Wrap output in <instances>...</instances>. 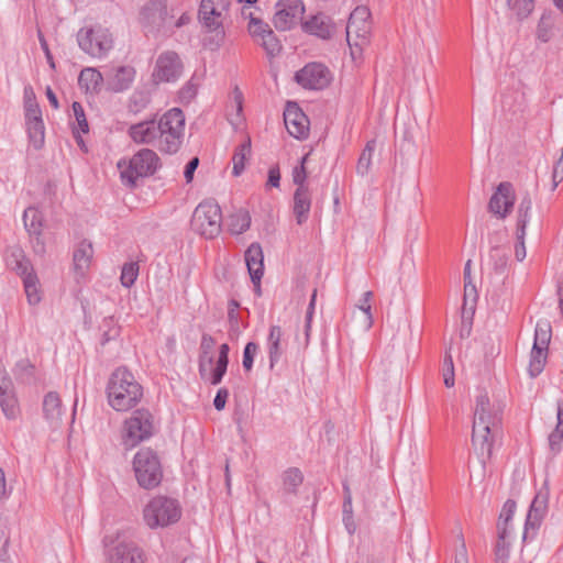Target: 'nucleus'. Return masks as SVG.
Returning a JSON list of instances; mask_svg holds the SVG:
<instances>
[{"label": "nucleus", "mask_w": 563, "mask_h": 563, "mask_svg": "<svg viewBox=\"0 0 563 563\" xmlns=\"http://www.w3.org/2000/svg\"><path fill=\"white\" fill-rule=\"evenodd\" d=\"M107 395L109 405L117 411H128L143 397V387L125 367L117 368L110 376Z\"/></svg>", "instance_id": "f257e3e1"}, {"label": "nucleus", "mask_w": 563, "mask_h": 563, "mask_svg": "<svg viewBox=\"0 0 563 563\" xmlns=\"http://www.w3.org/2000/svg\"><path fill=\"white\" fill-rule=\"evenodd\" d=\"M157 147L161 152L175 154L179 151L185 135V114L179 108L166 111L156 121Z\"/></svg>", "instance_id": "f03ea898"}, {"label": "nucleus", "mask_w": 563, "mask_h": 563, "mask_svg": "<svg viewBox=\"0 0 563 563\" xmlns=\"http://www.w3.org/2000/svg\"><path fill=\"white\" fill-rule=\"evenodd\" d=\"M159 167L161 159L158 155L150 148H142L128 162L121 159L118 163L121 180L129 188H135L139 178L154 175Z\"/></svg>", "instance_id": "7ed1b4c3"}, {"label": "nucleus", "mask_w": 563, "mask_h": 563, "mask_svg": "<svg viewBox=\"0 0 563 563\" xmlns=\"http://www.w3.org/2000/svg\"><path fill=\"white\" fill-rule=\"evenodd\" d=\"M133 470L137 484L144 489L157 487L163 479V467L157 453L143 448L134 455Z\"/></svg>", "instance_id": "20e7f679"}, {"label": "nucleus", "mask_w": 563, "mask_h": 563, "mask_svg": "<svg viewBox=\"0 0 563 563\" xmlns=\"http://www.w3.org/2000/svg\"><path fill=\"white\" fill-rule=\"evenodd\" d=\"M181 516V508L177 499L156 496L152 498L143 510L146 525L151 528L167 527L177 522Z\"/></svg>", "instance_id": "39448f33"}, {"label": "nucleus", "mask_w": 563, "mask_h": 563, "mask_svg": "<svg viewBox=\"0 0 563 563\" xmlns=\"http://www.w3.org/2000/svg\"><path fill=\"white\" fill-rule=\"evenodd\" d=\"M77 42L86 54L95 58L107 56L113 47L111 32L101 25L81 27L77 33Z\"/></svg>", "instance_id": "423d86ee"}, {"label": "nucleus", "mask_w": 563, "mask_h": 563, "mask_svg": "<svg viewBox=\"0 0 563 563\" xmlns=\"http://www.w3.org/2000/svg\"><path fill=\"white\" fill-rule=\"evenodd\" d=\"M221 208L212 200L200 202L191 218L192 229L207 239H213L221 232Z\"/></svg>", "instance_id": "0eeeda50"}, {"label": "nucleus", "mask_w": 563, "mask_h": 563, "mask_svg": "<svg viewBox=\"0 0 563 563\" xmlns=\"http://www.w3.org/2000/svg\"><path fill=\"white\" fill-rule=\"evenodd\" d=\"M173 15L168 14L167 0H148L140 11V23L146 33L162 32Z\"/></svg>", "instance_id": "6e6552de"}, {"label": "nucleus", "mask_w": 563, "mask_h": 563, "mask_svg": "<svg viewBox=\"0 0 563 563\" xmlns=\"http://www.w3.org/2000/svg\"><path fill=\"white\" fill-rule=\"evenodd\" d=\"M126 443L132 446L152 437L154 418L147 409H137L125 421Z\"/></svg>", "instance_id": "1a4fd4ad"}, {"label": "nucleus", "mask_w": 563, "mask_h": 563, "mask_svg": "<svg viewBox=\"0 0 563 563\" xmlns=\"http://www.w3.org/2000/svg\"><path fill=\"white\" fill-rule=\"evenodd\" d=\"M295 80L305 89L322 90L330 85L332 75L323 64L309 63L295 74Z\"/></svg>", "instance_id": "9d476101"}, {"label": "nucleus", "mask_w": 563, "mask_h": 563, "mask_svg": "<svg viewBox=\"0 0 563 563\" xmlns=\"http://www.w3.org/2000/svg\"><path fill=\"white\" fill-rule=\"evenodd\" d=\"M305 5L301 0H279L273 18L274 26L279 31H287L302 20Z\"/></svg>", "instance_id": "9b49d317"}, {"label": "nucleus", "mask_w": 563, "mask_h": 563, "mask_svg": "<svg viewBox=\"0 0 563 563\" xmlns=\"http://www.w3.org/2000/svg\"><path fill=\"white\" fill-rule=\"evenodd\" d=\"M183 73V63L176 52L167 51L162 53L157 59L153 78L156 82L176 81Z\"/></svg>", "instance_id": "f8f14e48"}, {"label": "nucleus", "mask_w": 563, "mask_h": 563, "mask_svg": "<svg viewBox=\"0 0 563 563\" xmlns=\"http://www.w3.org/2000/svg\"><path fill=\"white\" fill-rule=\"evenodd\" d=\"M477 422H482L483 427L487 426L488 429L497 431L501 422V408L499 405L492 404L486 393H482L476 397L473 423Z\"/></svg>", "instance_id": "ddd939ff"}, {"label": "nucleus", "mask_w": 563, "mask_h": 563, "mask_svg": "<svg viewBox=\"0 0 563 563\" xmlns=\"http://www.w3.org/2000/svg\"><path fill=\"white\" fill-rule=\"evenodd\" d=\"M497 430L488 429L487 426L483 427L482 422L473 423L472 428V444L476 455L483 464L492 457L493 443Z\"/></svg>", "instance_id": "4468645a"}, {"label": "nucleus", "mask_w": 563, "mask_h": 563, "mask_svg": "<svg viewBox=\"0 0 563 563\" xmlns=\"http://www.w3.org/2000/svg\"><path fill=\"white\" fill-rule=\"evenodd\" d=\"M284 122L288 133L296 139H305L309 132L308 117L296 102L288 101L284 111Z\"/></svg>", "instance_id": "2eb2a0df"}, {"label": "nucleus", "mask_w": 563, "mask_h": 563, "mask_svg": "<svg viewBox=\"0 0 563 563\" xmlns=\"http://www.w3.org/2000/svg\"><path fill=\"white\" fill-rule=\"evenodd\" d=\"M229 7L228 0H202L199 8V19L208 31L222 29V13Z\"/></svg>", "instance_id": "dca6fc26"}, {"label": "nucleus", "mask_w": 563, "mask_h": 563, "mask_svg": "<svg viewBox=\"0 0 563 563\" xmlns=\"http://www.w3.org/2000/svg\"><path fill=\"white\" fill-rule=\"evenodd\" d=\"M515 203V194L512 185L508 181L500 183L496 191L490 197L488 209L499 218H506Z\"/></svg>", "instance_id": "f3484780"}, {"label": "nucleus", "mask_w": 563, "mask_h": 563, "mask_svg": "<svg viewBox=\"0 0 563 563\" xmlns=\"http://www.w3.org/2000/svg\"><path fill=\"white\" fill-rule=\"evenodd\" d=\"M0 407L9 420H15L20 416V406L15 395L13 382L4 374L0 378Z\"/></svg>", "instance_id": "a211bd4d"}, {"label": "nucleus", "mask_w": 563, "mask_h": 563, "mask_svg": "<svg viewBox=\"0 0 563 563\" xmlns=\"http://www.w3.org/2000/svg\"><path fill=\"white\" fill-rule=\"evenodd\" d=\"M43 221L44 217L37 208L29 207L23 213L24 227L33 239L34 251L38 254L45 252V243L42 240Z\"/></svg>", "instance_id": "6ab92c4d"}, {"label": "nucleus", "mask_w": 563, "mask_h": 563, "mask_svg": "<svg viewBox=\"0 0 563 563\" xmlns=\"http://www.w3.org/2000/svg\"><path fill=\"white\" fill-rule=\"evenodd\" d=\"M549 492L548 488L540 489L534 496L530 509L527 515L523 540L527 539L530 529L536 530L539 528L548 509Z\"/></svg>", "instance_id": "aec40b11"}, {"label": "nucleus", "mask_w": 563, "mask_h": 563, "mask_svg": "<svg viewBox=\"0 0 563 563\" xmlns=\"http://www.w3.org/2000/svg\"><path fill=\"white\" fill-rule=\"evenodd\" d=\"M108 563H145L144 553L133 542H120L110 550Z\"/></svg>", "instance_id": "412c9836"}, {"label": "nucleus", "mask_w": 563, "mask_h": 563, "mask_svg": "<svg viewBox=\"0 0 563 563\" xmlns=\"http://www.w3.org/2000/svg\"><path fill=\"white\" fill-rule=\"evenodd\" d=\"M245 263L251 280L257 290H261V279L264 275V255L260 243H252L245 251Z\"/></svg>", "instance_id": "4be33fe9"}, {"label": "nucleus", "mask_w": 563, "mask_h": 563, "mask_svg": "<svg viewBox=\"0 0 563 563\" xmlns=\"http://www.w3.org/2000/svg\"><path fill=\"white\" fill-rule=\"evenodd\" d=\"M216 340L208 333H203L199 346L198 369L201 379L208 382L214 362L213 350Z\"/></svg>", "instance_id": "5701e85b"}, {"label": "nucleus", "mask_w": 563, "mask_h": 563, "mask_svg": "<svg viewBox=\"0 0 563 563\" xmlns=\"http://www.w3.org/2000/svg\"><path fill=\"white\" fill-rule=\"evenodd\" d=\"M135 77L132 66H119L107 74L108 89L113 92H122L130 88Z\"/></svg>", "instance_id": "b1692460"}, {"label": "nucleus", "mask_w": 563, "mask_h": 563, "mask_svg": "<svg viewBox=\"0 0 563 563\" xmlns=\"http://www.w3.org/2000/svg\"><path fill=\"white\" fill-rule=\"evenodd\" d=\"M63 413V402L59 395L55 391L47 393L43 399V415L45 420L52 428H57L62 423Z\"/></svg>", "instance_id": "393cba45"}, {"label": "nucleus", "mask_w": 563, "mask_h": 563, "mask_svg": "<svg viewBox=\"0 0 563 563\" xmlns=\"http://www.w3.org/2000/svg\"><path fill=\"white\" fill-rule=\"evenodd\" d=\"M283 330L279 325H272L267 336L266 349L269 361V369L273 371L276 364L280 361L284 352L285 344L283 342Z\"/></svg>", "instance_id": "a878e982"}, {"label": "nucleus", "mask_w": 563, "mask_h": 563, "mask_svg": "<svg viewBox=\"0 0 563 563\" xmlns=\"http://www.w3.org/2000/svg\"><path fill=\"white\" fill-rule=\"evenodd\" d=\"M156 120H145L135 124H132L128 134L137 144H152L157 141Z\"/></svg>", "instance_id": "bb28decb"}, {"label": "nucleus", "mask_w": 563, "mask_h": 563, "mask_svg": "<svg viewBox=\"0 0 563 563\" xmlns=\"http://www.w3.org/2000/svg\"><path fill=\"white\" fill-rule=\"evenodd\" d=\"M311 194L308 186L297 188L294 194V213L298 224H302L310 211Z\"/></svg>", "instance_id": "cd10ccee"}, {"label": "nucleus", "mask_w": 563, "mask_h": 563, "mask_svg": "<svg viewBox=\"0 0 563 563\" xmlns=\"http://www.w3.org/2000/svg\"><path fill=\"white\" fill-rule=\"evenodd\" d=\"M92 245L87 241H82L79 243L77 249L74 252L73 261L74 268L79 276H84L85 272L89 268L91 260H92Z\"/></svg>", "instance_id": "c85d7f7f"}, {"label": "nucleus", "mask_w": 563, "mask_h": 563, "mask_svg": "<svg viewBox=\"0 0 563 563\" xmlns=\"http://www.w3.org/2000/svg\"><path fill=\"white\" fill-rule=\"evenodd\" d=\"M229 352L230 346L227 343L220 345L216 366L212 368L208 377V382L211 385H219L222 382L229 365Z\"/></svg>", "instance_id": "c756f323"}, {"label": "nucleus", "mask_w": 563, "mask_h": 563, "mask_svg": "<svg viewBox=\"0 0 563 563\" xmlns=\"http://www.w3.org/2000/svg\"><path fill=\"white\" fill-rule=\"evenodd\" d=\"M325 20L327 18L323 14L313 15L302 23V30L321 38H329L331 36V27Z\"/></svg>", "instance_id": "7c9ffc66"}, {"label": "nucleus", "mask_w": 563, "mask_h": 563, "mask_svg": "<svg viewBox=\"0 0 563 563\" xmlns=\"http://www.w3.org/2000/svg\"><path fill=\"white\" fill-rule=\"evenodd\" d=\"M78 82L80 87L88 91H99L103 82V76L95 68H85L79 74Z\"/></svg>", "instance_id": "2f4dec72"}, {"label": "nucleus", "mask_w": 563, "mask_h": 563, "mask_svg": "<svg viewBox=\"0 0 563 563\" xmlns=\"http://www.w3.org/2000/svg\"><path fill=\"white\" fill-rule=\"evenodd\" d=\"M250 225L251 216L245 209H239L229 217V230L232 234H242Z\"/></svg>", "instance_id": "473e14b6"}, {"label": "nucleus", "mask_w": 563, "mask_h": 563, "mask_svg": "<svg viewBox=\"0 0 563 563\" xmlns=\"http://www.w3.org/2000/svg\"><path fill=\"white\" fill-rule=\"evenodd\" d=\"M547 352L548 349L538 345L532 346L528 367L531 377H537L543 371L547 362Z\"/></svg>", "instance_id": "72a5a7b5"}, {"label": "nucleus", "mask_w": 563, "mask_h": 563, "mask_svg": "<svg viewBox=\"0 0 563 563\" xmlns=\"http://www.w3.org/2000/svg\"><path fill=\"white\" fill-rule=\"evenodd\" d=\"M251 154V140L247 139L244 143L239 145L233 154L232 163V174L234 176H240L245 167V161Z\"/></svg>", "instance_id": "f704fd0d"}, {"label": "nucleus", "mask_w": 563, "mask_h": 563, "mask_svg": "<svg viewBox=\"0 0 563 563\" xmlns=\"http://www.w3.org/2000/svg\"><path fill=\"white\" fill-rule=\"evenodd\" d=\"M376 150V141L371 140L366 143L365 147L363 148L357 164H356V173L360 176H366L368 172L371 170L372 166V158L373 154Z\"/></svg>", "instance_id": "c9c22d12"}, {"label": "nucleus", "mask_w": 563, "mask_h": 563, "mask_svg": "<svg viewBox=\"0 0 563 563\" xmlns=\"http://www.w3.org/2000/svg\"><path fill=\"white\" fill-rule=\"evenodd\" d=\"M10 265L12 269L22 277V279H25L27 275L35 274L30 260H27L20 250L11 254Z\"/></svg>", "instance_id": "e433bc0d"}, {"label": "nucleus", "mask_w": 563, "mask_h": 563, "mask_svg": "<svg viewBox=\"0 0 563 563\" xmlns=\"http://www.w3.org/2000/svg\"><path fill=\"white\" fill-rule=\"evenodd\" d=\"M29 140L35 150H41L45 143V125L43 120L25 123Z\"/></svg>", "instance_id": "4c0bfd02"}, {"label": "nucleus", "mask_w": 563, "mask_h": 563, "mask_svg": "<svg viewBox=\"0 0 563 563\" xmlns=\"http://www.w3.org/2000/svg\"><path fill=\"white\" fill-rule=\"evenodd\" d=\"M498 539L495 547L496 563H507L509 558V532L503 526H499Z\"/></svg>", "instance_id": "58836bf2"}, {"label": "nucleus", "mask_w": 563, "mask_h": 563, "mask_svg": "<svg viewBox=\"0 0 563 563\" xmlns=\"http://www.w3.org/2000/svg\"><path fill=\"white\" fill-rule=\"evenodd\" d=\"M242 15L245 18L249 16L250 22L247 29L253 37L262 38L264 34H267L269 31H272L271 26L266 22L260 18L254 16L251 11L246 12V9H243Z\"/></svg>", "instance_id": "ea45409f"}, {"label": "nucleus", "mask_w": 563, "mask_h": 563, "mask_svg": "<svg viewBox=\"0 0 563 563\" xmlns=\"http://www.w3.org/2000/svg\"><path fill=\"white\" fill-rule=\"evenodd\" d=\"M100 330L102 331L101 344L115 340L120 335L121 328L112 316L106 317L101 324Z\"/></svg>", "instance_id": "a19ab883"}, {"label": "nucleus", "mask_w": 563, "mask_h": 563, "mask_svg": "<svg viewBox=\"0 0 563 563\" xmlns=\"http://www.w3.org/2000/svg\"><path fill=\"white\" fill-rule=\"evenodd\" d=\"M302 482L303 475L297 467H290L283 473V485L289 493H295Z\"/></svg>", "instance_id": "79ce46f5"}, {"label": "nucleus", "mask_w": 563, "mask_h": 563, "mask_svg": "<svg viewBox=\"0 0 563 563\" xmlns=\"http://www.w3.org/2000/svg\"><path fill=\"white\" fill-rule=\"evenodd\" d=\"M508 8L519 21L527 19L534 9V0H507Z\"/></svg>", "instance_id": "37998d69"}, {"label": "nucleus", "mask_w": 563, "mask_h": 563, "mask_svg": "<svg viewBox=\"0 0 563 563\" xmlns=\"http://www.w3.org/2000/svg\"><path fill=\"white\" fill-rule=\"evenodd\" d=\"M23 285L29 303L37 305L41 301V295L36 274L27 275V277L23 279Z\"/></svg>", "instance_id": "c03bdc74"}, {"label": "nucleus", "mask_w": 563, "mask_h": 563, "mask_svg": "<svg viewBox=\"0 0 563 563\" xmlns=\"http://www.w3.org/2000/svg\"><path fill=\"white\" fill-rule=\"evenodd\" d=\"M531 208L532 199L529 194H526L518 207L517 228H520V234H522V229L527 228V224L530 220Z\"/></svg>", "instance_id": "a18cd8bd"}, {"label": "nucleus", "mask_w": 563, "mask_h": 563, "mask_svg": "<svg viewBox=\"0 0 563 563\" xmlns=\"http://www.w3.org/2000/svg\"><path fill=\"white\" fill-rule=\"evenodd\" d=\"M489 257L493 261L494 271L497 274H504L508 263V251L499 246L493 247Z\"/></svg>", "instance_id": "49530a36"}, {"label": "nucleus", "mask_w": 563, "mask_h": 563, "mask_svg": "<svg viewBox=\"0 0 563 563\" xmlns=\"http://www.w3.org/2000/svg\"><path fill=\"white\" fill-rule=\"evenodd\" d=\"M261 40H262L261 45L263 46V48L265 49L266 54L269 57L273 58L280 54L283 46H282L280 41L277 38L275 33L273 32V30L269 31L267 34H264V36Z\"/></svg>", "instance_id": "de8ad7c7"}, {"label": "nucleus", "mask_w": 563, "mask_h": 563, "mask_svg": "<svg viewBox=\"0 0 563 563\" xmlns=\"http://www.w3.org/2000/svg\"><path fill=\"white\" fill-rule=\"evenodd\" d=\"M14 374L21 382L30 384L34 380L35 366L29 360H21L15 365Z\"/></svg>", "instance_id": "09e8293b"}, {"label": "nucleus", "mask_w": 563, "mask_h": 563, "mask_svg": "<svg viewBox=\"0 0 563 563\" xmlns=\"http://www.w3.org/2000/svg\"><path fill=\"white\" fill-rule=\"evenodd\" d=\"M551 340V325L549 322H538L534 331V343L543 349L549 347Z\"/></svg>", "instance_id": "8fccbe9b"}, {"label": "nucleus", "mask_w": 563, "mask_h": 563, "mask_svg": "<svg viewBox=\"0 0 563 563\" xmlns=\"http://www.w3.org/2000/svg\"><path fill=\"white\" fill-rule=\"evenodd\" d=\"M553 27V21L550 13H543L539 20L538 26H537V36L538 38L547 43L551 38V31Z\"/></svg>", "instance_id": "3c124183"}, {"label": "nucleus", "mask_w": 563, "mask_h": 563, "mask_svg": "<svg viewBox=\"0 0 563 563\" xmlns=\"http://www.w3.org/2000/svg\"><path fill=\"white\" fill-rule=\"evenodd\" d=\"M137 275H139V265L137 263H125L122 267V272H121V284L126 287V288H130L136 280L137 278Z\"/></svg>", "instance_id": "603ef678"}, {"label": "nucleus", "mask_w": 563, "mask_h": 563, "mask_svg": "<svg viewBox=\"0 0 563 563\" xmlns=\"http://www.w3.org/2000/svg\"><path fill=\"white\" fill-rule=\"evenodd\" d=\"M373 298V291L368 290L363 294V298L360 299L357 308L364 313V328L368 330L373 324V316L371 311L369 300Z\"/></svg>", "instance_id": "864d4df0"}, {"label": "nucleus", "mask_w": 563, "mask_h": 563, "mask_svg": "<svg viewBox=\"0 0 563 563\" xmlns=\"http://www.w3.org/2000/svg\"><path fill=\"white\" fill-rule=\"evenodd\" d=\"M260 346L255 342H247L243 350L242 365L245 372H251L253 368L254 358L257 355Z\"/></svg>", "instance_id": "5fc2aeb1"}, {"label": "nucleus", "mask_w": 563, "mask_h": 563, "mask_svg": "<svg viewBox=\"0 0 563 563\" xmlns=\"http://www.w3.org/2000/svg\"><path fill=\"white\" fill-rule=\"evenodd\" d=\"M371 16V12L367 7H356L350 14L347 25H366L368 23V19Z\"/></svg>", "instance_id": "6e6d98bb"}, {"label": "nucleus", "mask_w": 563, "mask_h": 563, "mask_svg": "<svg viewBox=\"0 0 563 563\" xmlns=\"http://www.w3.org/2000/svg\"><path fill=\"white\" fill-rule=\"evenodd\" d=\"M516 510V503L512 499H508L501 509V512L499 515V520L497 523V531H499V526L505 527L508 530L509 521L512 519V516Z\"/></svg>", "instance_id": "4d7b16f0"}, {"label": "nucleus", "mask_w": 563, "mask_h": 563, "mask_svg": "<svg viewBox=\"0 0 563 563\" xmlns=\"http://www.w3.org/2000/svg\"><path fill=\"white\" fill-rule=\"evenodd\" d=\"M443 382L448 388L454 386V363L452 355L448 352L443 360Z\"/></svg>", "instance_id": "13d9d810"}, {"label": "nucleus", "mask_w": 563, "mask_h": 563, "mask_svg": "<svg viewBox=\"0 0 563 563\" xmlns=\"http://www.w3.org/2000/svg\"><path fill=\"white\" fill-rule=\"evenodd\" d=\"M369 33V24L366 25H346V40L350 46H352V36L360 38L362 42H366Z\"/></svg>", "instance_id": "bf43d9fd"}, {"label": "nucleus", "mask_w": 563, "mask_h": 563, "mask_svg": "<svg viewBox=\"0 0 563 563\" xmlns=\"http://www.w3.org/2000/svg\"><path fill=\"white\" fill-rule=\"evenodd\" d=\"M316 298H317V290L314 289L311 295V299H310V302H309V306H308V309L306 312L305 344H303L305 347L308 345L309 339H310L311 321H312V317H313V312H314Z\"/></svg>", "instance_id": "052dcab7"}, {"label": "nucleus", "mask_w": 563, "mask_h": 563, "mask_svg": "<svg viewBox=\"0 0 563 563\" xmlns=\"http://www.w3.org/2000/svg\"><path fill=\"white\" fill-rule=\"evenodd\" d=\"M308 159V155H305L301 161L300 165L296 166L292 170V181L297 186V188H300L301 186H307L306 179H307V170H306V162Z\"/></svg>", "instance_id": "680f3d73"}, {"label": "nucleus", "mask_w": 563, "mask_h": 563, "mask_svg": "<svg viewBox=\"0 0 563 563\" xmlns=\"http://www.w3.org/2000/svg\"><path fill=\"white\" fill-rule=\"evenodd\" d=\"M71 108H73L76 121L78 123L79 130L82 133H88L89 125H88V122H87V119H86V114H85V111H84V108H82L81 103L75 101V102H73Z\"/></svg>", "instance_id": "e2e57ef3"}, {"label": "nucleus", "mask_w": 563, "mask_h": 563, "mask_svg": "<svg viewBox=\"0 0 563 563\" xmlns=\"http://www.w3.org/2000/svg\"><path fill=\"white\" fill-rule=\"evenodd\" d=\"M548 440L551 452L558 454L561 451V443L563 441V427H555L549 434Z\"/></svg>", "instance_id": "0e129e2a"}, {"label": "nucleus", "mask_w": 563, "mask_h": 563, "mask_svg": "<svg viewBox=\"0 0 563 563\" xmlns=\"http://www.w3.org/2000/svg\"><path fill=\"white\" fill-rule=\"evenodd\" d=\"M525 236H526V229H522V234H520V228L516 229V238L517 243L515 245V256L517 261L521 262L526 257V245H525Z\"/></svg>", "instance_id": "69168bd1"}, {"label": "nucleus", "mask_w": 563, "mask_h": 563, "mask_svg": "<svg viewBox=\"0 0 563 563\" xmlns=\"http://www.w3.org/2000/svg\"><path fill=\"white\" fill-rule=\"evenodd\" d=\"M228 320L230 324L229 334L230 336L239 335L240 327H239V314L234 311V308H230L228 311Z\"/></svg>", "instance_id": "338daca9"}, {"label": "nucleus", "mask_w": 563, "mask_h": 563, "mask_svg": "<svg viewBox=\"0 0 563 563\" xmlns=\"http://www.w3.org/2000/svg\"><path fill=\"white\" fill-rule=\"evenodd\" d=\"M197 88L194 84L187 82L179 91V99L181 102H190L196 96Z\"/></svg>", "instance_id": "774afa93"}]
</instances>
